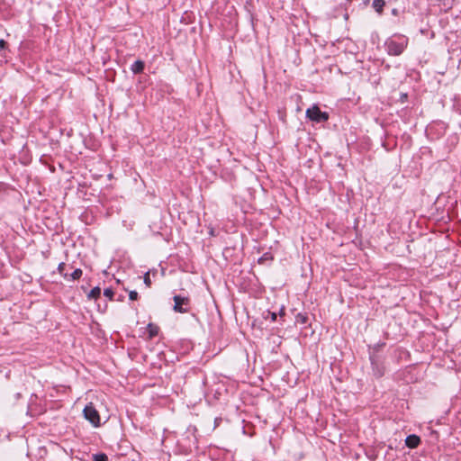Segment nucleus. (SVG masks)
I'll return each instance as SVG.
<instances>
[{"label":"nucleus","instance_id":"1","mask_svg":"<svg viewBox=\"0 0 461 461\" xmlns=\"http://www.w3.org/2000/svg\"><path fill=\"white\" fill-rule=\"evenodd\" d=\"M408 45V39L401 36L398 40L389 39L385 42V48L390 55H401Z\"/></svg>","mask_w":461,"mask_h":461},{"label":"nucleus","instance_id":"2","mask_svg":"<svg viewBox=\"0 0 461 461\" xmlns=\"http://www.w3.org/2000/svg\"><path fill=\"white\" fill-rule=\"evenodd\" d=\"M83 414L85 419L87 420L94 427L97 428L100 426L101 423L99 412L92 402L88 403L84 408Z\"/></svg>","mask_w":461,"mask_h":461},{"label":"nucleus","instance_id":"3","mask_svg":"<svg viewBox=\"0 0 461 461\" xmlns=\"http://www.w3.org/2000/svg\"><path fill=\"white\" fill-rule=\"evenodd\" d=\"M306 116L315 122H326L329 119V114L325 112H321L317 105L308 108Z\"/></svg>","mask_w":461,"mask_h":461},{"label":"nucleus","instance_id":"4","mask_svg":"<svg viewBox=\"0 0 461 461\" xmlns=\"http://www.w3.org/2000/svg\"><path fill=\"white\" fill-rule=\"evenodd\" d=\"M174 311L176 312L185 313L189 312L190 300L188 297L175 295L174 298Z\"/></svg>","mask_w":461,"mask_h":461},{"label":"nucleus","instance_id":"5","mask_svg":"<svg viewBox=\"0 0 461 461\" xmlns=\"http://www.w3.org/2000/svg\"><path fill=\"white\" fill-rule=\"evenodd\" d=\"M420 442V439L416 435H410L405 439L406 446L411 448H414V447H418Z\"/></svg>","mask_w":461,"mask_h":461},{"label":"nucleus","instance_id":"6","mask_svg":"<svg viewBox=\"0 0 461 461\" xmlns=\"http://www.w3.org/2000/svg\"><path fill=\"white\" fill-rule=\"evenodd\" d=\"M147 330L149 333V339H151L158 334L159 328L156 324L149 323Z\"/></svg>","mask_w":461,"mask_h":461},{"label":"nucleus","instance_id":"7","mask_svg":"<svg viewBox=\"0 0 461 461\" xmlns=\"http://www.w3.org/2000/svg\"><path fill=\"white\" fill-rule=\"evenodd\" d=\"M144 62L141 61V60H137L135 61L131 67V70L132 73L134 74H139V73H141L144 69Z\"/></svg>","mask_w":461,"mask_h":461},{"label":"nucleus","instance_id":"8","mask_svg":"<svg viewBox=\"0 0 461 461\" xmlns=\"http://www.w3.org/2000/svg\"><path fill=\"white\" fill-rule=\"evenodd\" d=\"M385 5L384 0H374L373 1V8L379 14L383 12L384 6Z\"/></svg>","mask_w":461,"mask_h":461},{"label":"nucleus","instance_id":"9","mask_svg":"<svg viewBox=\"0 0 461 461\" xmlns=\"http://www.w3.org/2000/svg\"><path fill=\"white\" fill-rule=\"evenodd\" d=\"M101 295V289L96 286V287H94L90 292L89 294H87V297L89 299H96L98 298L99 296Z\"/></svg>","mask_w":461,"mask_h":461},{"label":"nucleus","instance_id":"10","mask_svg":"<svg viewBox=\"0 0 461 461\" xmlns=\"http://www.w3.org/2000/svg\"><path fill=\"white\" fill-rule=\"evenodd\" d=\"M93 461H108V456L104 453L93 455Z\"/></svg>","mask_w":461,"mask_h":461},{"label":"nucleus","instance_id":"11","mask_svg":"<svg viewBox=\"0 0 461 461\" xmlns=\"http://www.w3.org/2000/svg\"><path fill=\"white\" fill-rule=\"evenodd\" d=\"M82 276V270L80 268H77L73 271V273L70 275L71 278L73 280H77Z\"/></svg>","mask_w":461,"mask_h":461},{"label":"nucleus","instance_id":"12","mask_svg":"<svg viewBox=\"0 0 461 461\" xmlns=\"http://www.w3.org/2000/svg\"><path fill=\"white\" fill-rule=\"evenodd\" d=\"M65 267H66V264L65 263H60L58 267V271L60 275L64 276L65 277L67 276V274L65 273Z\"/></svg>","mask_w":461,"mask_h":461},{"label":"nucleus","instance_id":"13","mask_svg":"<svg viewBox=\"0 0 461 461\" xmlns=\"http://www.w3.org/2000/svg\"><path fill=\"white\" fill-rule=\"evenodd\" d=\"M104 296H106V297H108L109 299L112 300L113 297L114 293H113V291L111 288H106L104 291Z\"/></svg>","mask_w":461,"mask_h":461},{"label":"nucleus","instance_id":"14","mask_svg":"<svg viewBox=\"0 0 461 461\" xmlns=\"http://www.w3.org/2000/svg\"><path fill=\"white\" fill-rule=\"evenodd\" d=\"M144 283L147 286H150L151 285V280H150V277H149V272H147L144 276Z\"/></svg>","mask_w":461,"mask_h":461},{"label":"nucleus","instance_id":"15","mask_svg":"<svg viewBox=\"0 0 461 461\" xmlns=\"http://www.w3.org/2000/svg\"><path fill=\"white\" fill-rule=\"evenodd\" d=\"M130 300H137L138 299V293L136 291H131L129 294Z\"/></svg>","mask_w":461,"mask_h":461},{"label":"nucleus","instance_id":"16","mask_svg":"<svg viewBox=\"0 0 461 461\" xmlns=\"http://www.w3.org/2000/svg\"><path fill=\"white\" fill-rule=\"evenodd\" d=\"M268 315L271 317L272 321H275L276 320V313L271 312H267V316Z\"/></svg>","mask_w":461,"mask_h":461},{"label":"nucleus","instance_id":"17","mask_svg":"<svg viewBox=\"0 0 461 461\" xmlns=\"http://www.w3.org/2000/svg\"><path fill=\"white\" fill-rule=\"evenodd\" d=\"M6 45V42L4 40H0V48L4 49Z\"/></svg>","mask_w":461,"mask_h":461}]
</instances>
